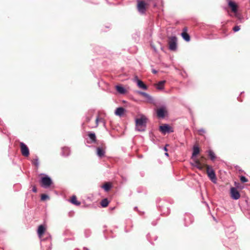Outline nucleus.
<instances>
[{"label": "nucleus", "instance_id": "f257e3e1", "mask_svg": "<svg viewBox=\"0 0 250 250\" xmlns=\"http://www.w3.org/2000/svg\"><path fill=\"white\" fill-rule=\"evenodd\" d=\"M147 118L145 116L142 115L140 118L136 119V130L138 131H144L146 128Z\"/></svg>", "mask_w": 250, "mask_h": 250}, {"label": "nucleus", "instance_id": "f03ea898", "mask_svg": "<svg viewBox=\"0 0 250 250\" xmlns=\"http://www.w3.org/2000/svg\"><path fill=\"white\" fill-rule=\"evenodd\" d=\"M207 173L210 180L213 183H216V177L213 169L209 166L207 167Z\"/></svg>", "mask_w": 250, "mask_h": 250}, {"label": "nucleus", "instance_id": "7ed1b4c3", "mask_svg": "<svg viewBox=\"0 0 250 250\" xmlns=\"http://www.w3.org/2000/svg\"><path fill=\"white\" fill-rule=\"evenodd\" d=\"M41 182L42 187L45 188L50 187L52 183V180L47 176L42 178Z\"/></svg>", "mask_w": 250, "mask_h": 250}, {"label": "nucleus", "instance_id": "20e7f679", "mask_svg": "<svg viewBox=\"0 0 250 250\" xmlns=\"http://www.w3.org/2000/svg\"><path fill=\"white\" fill-rule=\"evenodd\" d=\"M177 39L175 36H172L169 38L168 42L169 48L171 50H175L177 48Z\"/></svg>", "mask_w": 250, "mask_h": 250}, {"label": "nucleus", "instance_id": "39448f33", "mask_svg": "<svg viewBox=\"0 0 250 250\" xmlns=\"http://www.w3.org/2000/svg\"><path fill=\"white\" fill-rule=\"evenodd\" d=\"M21 153L22 155L25 157H27L29 155V150L27 146L21 142L20 143Z\"/></svg>", "mask_w": 250, "mask_h": 250}, {"label": "nucleus", "instance_id": "423d86ee", "mask_svg": "<svg viewBox=\"0 0 250 250\" xmlns=\"http://www.w3.org/2000/svg\"><path fill=\"white\" fill-rule=\"evenodd\" d=\"M137 93L144 97L146 99V102L151 104L154 103L153 98L148 94L141 91H138Z\"/></svg>", "mask_w": 250, "mask_h": 250}, {"label": "nucleus", "instance_id": "0eeeda50", "mask_svg": "<svg viewBox=\"0 0 250 250\" xmlns=\"http://www.w3.org/2000/svg\"><path fill=\"white\" fill-rule=\"evenodd\" d=\"M159 130L164 134L173 132L172 128L167 124L160 126Z\"/></svg>", "mask_w": 250, "mask_h": 250}, {"label": "nucleus", "instance_id": "6e6552de", "mask_svg": "<svg viewBox=\"0 0 250 250\" xmlns=\"http://www.w3.org/2000/svg\"><path fill=\"white\" fill-rule=\"evenodd\" d=\"M230 195L231 198L234 200H237L240 197L239 192L237 189L234 187L230 188Z\"/></svg>", "mask_w": 250, "mask_h": 250}, {"label": "nucleus", "instance_id": "1a4fd4ad", "mask_svg": "<svg viewBox=\"0 0 250 250\" xmlns=\"http://www.w3.org/2000/svg\"><path fill=\"white\" fill-rule=\"evenodd\" d=\"M137 8L138 11L141 14H144L146 12V3L144 1H139Z\"/></svg>", "mask_w": 250, "mask_h": 250}, {"label": "nucleus", "instance_id": "9d476101", "mask_svg": "<svg viewBox=\"0 0 250 250\" xmlns=\"http://www.w3.org/2000/svg\"><path fill=\"white\" fill-rule=\"evenodd\" d=\"M167 111L165 107H162L159 108L157 111V115L159 118H165Z\"/></svg>", "mask_w": 250, "mask_h": 250}, {"label": "nucleus", "instance_id": "9b49d317", "mask_svg": "<svg viewBox=\"0 0 250 250\" xmlns=\"http://www.w3.org/2000/svg\"><path fill=\"white\" fill-rule=\"evenodd\" d=\"M133 81L137 83V85L139 87L143 89L144 90L147 89L146 85L140 80H139L137 76H135L133 79Z\"/></svg>", "mask_w": 250, "mask_h": 250}, {"label": "nucleus", "instance_id": "f8f14e48", "mask_svg": "<svg viewBox=\"0 0 250 250\" xmlns=\"http://www.w3.org/2000/svg\"><path fill=\"white\" fill-rule=\"evenodd\" d=\"M229 6L231 8V10L234 13H236L237 12V5L235 4V2L229 0L228 2Z\"/></svg>", "mask_w": 250, "mask_h": 250}, {"label": "nucleus", "instance_id": "ddd939ff", "mask_svg": "<svg viewBox=\"0 0 250 250\" xmlns=\"http://www.w3.org/2000/svg\"><path fill=\"white\" fill-rule=\"evenodd\" d=\"M45 229L44 226L42 225L39 226L38 229V234L40 238H41L42 237V235L44 233Z\"/></svg>", "mask_w": 250, "mask_h": 250}, {"label": "nucleus", "instance_id": "4468645a", "mask_svg": "<svg viewBox=\"0 0 250 250\" xmlns=\"http://www.w3.org/2000/svg\"><path fill=\"white\" fill-rule=\"evenodd\" d=\"M125 109L123 107H118L117 108L115 112V114L119 116H122L124 113H125Z\"/></svg>", "mask_w": 250, "mask_h": 250}, {"label": "nucleus", "instance_id": "2eb2a0df", "mask_svg": "<svg viewBox=\"0 0 250 250\" xmlns=\"http://www.w3.org/2000/svg\"><path fill=\"white\" fill-rule=\"evenodd\" d=\"M200 149L199 147L197 146H194L193 147V152L192 154V157L193 158L196 157L197 155L199 153Z\"/></svg>", "mask_w": 250, "mask_h": 250}, {"label": "nucleus", "instance_id": "dca6fc26", "mask_svg": "<svg viewBox=\"0 0 250 250\" xmlns=\"http://www.w3.org/2000/svg\"><path fill=\"white\" fill-rule=\"evenodd\" d=\"M70 151L69 148L67 147H64L62 148V156H68L70 154Z\"/></svg>", "mask_w": 250, "mask_h": 250}, {"label": "nucleus", "instance_id": "f3484780", "mask_svg": "<svg viewBox=\"0 0 250 250\" xmlns=\"http://www.w3.org/2000/svg\"><path fill=\"white\" fill-rule=\"evenodd\" d=\"M116 89L119 93L122 94H125L126 92L125 89L121 85H116Z\"/></svg>", "mask_w": 250, "mask_h": 250}, {"label": "nucleus", "instance_id": "a211bd4d", "mask_svg": "<svg viewBox=\"0 0 250 250\" xmlns=\"http://www.w3.org/2000/svg\"><path fill=\"white\" fill-rule=\"evenodd\" d=\"M105 153L104 150L101 147L97 148V154L99 157H102L104 156Z\"/></svg>", "mask_w": 250, "mask_h": 250}, {"label": "nucleus", "instance_id": "6ab92c4d", "mask_svg": "<svg viewBox=\"0 0 250 250\" xmlns=\"http://www.w3.org/2000/svg\"><path fill=\"white\" fill-rule=\"evenodd\" d=\"M166 83V81H160L156 85L157 89L159 90H162L164 88V84Z\"/></svg>", "mask_w": 250, "mask_h": 250}, {"label": "nucleus", "instance_id": "aec40b11", "mask_svg": "<svg viewBox=\"0 0 250 250\" xmlns=\"http://www.w3.org/2000/svg\"><path fill=\"white\" fill-rule=\"evenodd\" d=\"M70 202L76 206H79L81 204V203L77 201V198L75 195L72 196Z\"/></svg>", "mask_w": 250, "mask_h": 250}, {"label": "nucleus", "instance_id": "412c9836", "mask_svg": "<svg viewBox=\"0 0 250 250\" xmlns=\"http://www.w3.org/2000/svg\"><path fill=\"white\" fill-rule=\"evenodd\" d=\"M88 137L91 140V143H95L96 141V137L94 133L90 132L88 134Z\"/></svg>", "mask_w": 250, "mask_h": 250}, {"label": "nucleus", "instance_id": "4be33fe9", "mask_svg": "<svg viewBox=\"0 0 250 250\" xmlns=\"http://www.w3.org/2000/svg\"><path fill=\"white\" fill-rule=\"evenodd\" d=\"M208 153L209 156L210 157V159L212 161H214L216 158V156H215L214 153L213 152V151L211 150H209L208 151Z\"/></svg>", "mask_w": 250, "mask_h": 250}, {"label": "nucleus", "instance_id": "5701e85b", "mask_svg": "<svg viewBox=\"0 0 250 250\" xmlns=\"http://www.w3.org/2000/svg\"><path fill=\"white\" fill-rule=\"evenodd\" d=\"M181 35H182L183 38L185 41H186L187 42H188L190 41V36L188 33H187L186 32H183V33H182Z\"/></svg>", "mask_w": 250, "mask_h": 250}, {"label": "nucleus", "instance_id": "b1692460", "mask_svg": "<svg viewBox=\"0 0 250 250\" xmlns=\"http://www.w3.org/2000/svg\"><path fill=\"white\" fill-rule=\"evenodd\" d=\"M109 202L107 199H104L101 201V205L103 207H106L108 206Z\"/></svg>", "mask_w": 250, "mask_h": 250}, {"label": "nucleus", "instance_id": "393cba45", "mask_svg": "<svg viewBox=\"0 0 250 250\" xmlns=\"http://www.w3.org/2000/svg\"><path fill=\"white\" fill-rule=\"evenodd\" d=\"M195 167H196L198 168H199V169H202L203 168V166H202V164L200 163V162L198 161V160H196L195 162V165H194Z\"/></svg>", "mask_w": 250, "mask_h": 250}, {"label": "nucleus", "instance_id": "a878e982", "mask_svg": "<svg viewBox=\"0 0 250 250\" xmlns=\"http://www.w3.org/2000/svg\"><path fill=\"white\" fill-rule=\"evenodd\" d=\"M110 185L108 183H106L102 186V188L106 191L110 189Z\"/></svg>", "mask_w": 250, "mask_h": 250}, {"label": "nucleus", "instance_id": "bb28decb", "mask_svg": "<svg viewBox=\"0 0 250 250\" xmlns=\"http://www.w3.org/2000/svg\"><path fill=\"white\" fill-rule=\"evenodd\" d=\"M32 164L36 167H38L39 165V159L37 157L32 161Z\"/></svg>", "mask_w": 250, "mask_h": 250}, {"label": "nucleus", "instance_id": "cd10ccee", "mask_svg": "<svg viewBox=\"0 0 250 250\" xmlns=\"http://www.w3.org/2000/svg\"><path fill=\"white\" fill-rule=\"evenodd\" d=\"M47 199H49V197L47 195L45 194H43L42 195V196H41V200H45Z\"/></svg>", "mask_w": 250, "mask_h": 250}, {"label": "nucleus", "instance_id": "c85d7f7f", "mask_svg": "<svg viewBox=\"0 0 250 250\" xmlns=\"http://www.w3.org/2000/svg\"><path fill=\"white\" fill-rule=\"evenodd\" d=\"M240 180L242 183H246L248 182V179L244 176H241L240 177Z\"/></svg>", "mask_w": 250, "mask_h": 250}, {"label": "nucleus", "instance_id": "c756f323", "mask_svg": "<svg viewBox=\"0 0 250 250\" xmlns=\"http://www.w3.org/2000/svg\"><path fill=\"white\" fill-rule=\"evenodd\" d=\"M198 132L200 135H203L204 133H205L206 131L204 129L201 128L198 130Z\"/></svg>", "mask_w": 250, "mask_h": 250}, {"label": "nucleus", "instance_id": "7c9ffc66", "mask_svg": "<svg viewBox=\"0 0 250 250\" xmlns=\"http://www.w3.org/2000/svg\"><path fill=\"white\" fill-rule=\"evenodd\" d=\"M103 122V119L102 118L100 119L99 118V117H97L96 119V126H97L98 125V122Z\"/></svg>", "mask_w": 250, "mask_h": 250}, {"label": "nucleus", "instance_id": "2f4dec72", "mask_svg": "<svg viewBox=\"0 0 250 250\" xmlns=\"http://www.w3.org/2000/svg\"><path fill=\"white\" fill-rule=\"evenodd\" d=\"M240 29V28L239 26H235L233 28V30L234 32H237Z\"/></svg>", "mask_w": 250, "mask_h": 250}, {"label": "nucleus", "instance_id": "473e14b6", "mask_svg": "<svg viewBox=\"0 0 250 250\" xmlns=\"http://www.w3.org/2000/svg\"><path fill=\"white\" fill-rule=\"evenodd\" d=\"M32 191L33 192H36L37 191V188H36L35 186H34L32 188Z\"/></svg>", "mask_w": 250, "mask_h": 250}, {"label": "nucleus", "instance_id": "72a5a7b5", "mask_svg": "<svg viewBox=\"0 0 250 250\" xmlns=\"http://www.w3.org/2000/svg\"><path fill=\"white\" fill-rule=\"evenodd\" d=\"M152 72L153 73H154V74H156V73H157V71L156 70H154V69H153L152 70Z\"/></svg>", "mask_w": 250, "mask_h": 250}, {"label": "nucleus", "instance_id": "f704fd0d", "mask_svg": "<svg viewBox=\"0 0 250 250\" xmlns=\"http://www.w3.org/2000/svg\"><path fill=\"white\" fill-rule=\"evenodd\" d=\"M164 150L165 151H167V148L166 146L164 148Z\"/></svg>", "mask_w": 250, "mask_h": 250}, {"label": "nucleus", "instance_id": "c9c22d12", "mask_svg": "<svg viewBox=\"0 0 250 250\" xmlns=\"http://www.w3.org/2000/svg\"><path fill=\"white\" fill-rule=\"evenodd\" d=\"M165 154V155H166V156H168V153H167V152H166Z\"/></svg>", "mask_w": 250, "mask_h": 250}, {"label": "nucleus", "instance_id": "e433bc0d", "mask_svg": "<svg viewBox=\"0 0 250 250\" xmlns=\"http://www.w3.org/2000/svg\"><path fill=\"white\" fill-rule=\"evenodd\" d=\"M187 216L188 217H190V216L189 215H187Z\"/></svg>", "mask_w": 250, "mask_h": 250}]
</instances>
